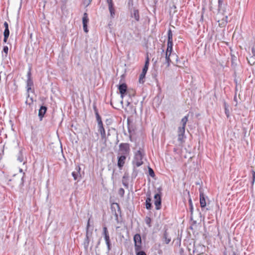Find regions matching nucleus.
<instances>
[{
  "label": "nucleus",
  "instance_id": "1",
  "mask_svg": "<svg viewBox=\"0 0 255 255\" xmlns=\"http://www.w3.org/2000/svg\"><path fill=\"white\" fill-rule=\"evenodd\" d=\"M144 155V150L143 149L139 148V149L134 153L133 159L132 160L133 165L136 167H139L142 165L143 163L142 159Z\"/></svg>",
  "mask_w": 255,
  "mask_h": 255
},
{
  "label": "nucleus",
  "instance_id": "2",
  "mask_svg": "<svg viewBox=\"0 0 255 255\" xmlns=\"http://www.w3.org/2000/svg\"><path fill=\"white\" fill-rule=\"evenodd\" d=\"M130 145L128 143H121L119 145L118 155L128 156L130 152Z\"/></svg>",
  "mask_w": 255,
  "mask_h": 255
},
{
  "label": "nucleus",
  "instance_id": "3",
  "mask_svg": "<svg viewBox=\"0 0 255 255\" xmlns=\"http://www.w3.org/2000/svg\"><path fill=\"white\" fill-rule=\"evenodd\" d=\"M31 71L30 69H29L27 74V81H26V89H27V97H29V92L30 90H31V87L33 86V80L31 77Z\"/></svg>",
  "mask_w": 255,
  "mask_h": 255
},
{
  "label": "nucleus",
  "instance_id": "4",
  "mask_svg": "<svg viewBox=\"0 0 255 255\" xmlns=\"http://www.w3.org/2000/svg\"><path fill=\"white\" fill-rule=\"evenodd\" d=\"M133 241L134 243V250L137 251L141 250V239L139 234H136L134 236Z\"/></svg>",
  "mask_w": 255,
  "mask_h": 255
},
{
  "label": "nucleus",
  "instance_id": "5",
  "mask_svg": "<svg viewBox=\"0 0 255 255\" xmlns=\"http://www.w3.org/2000/svg\"><path fill=\"white\" fill-rule=\"evenodd\" d=\"M111 209L112 213L114 214L116 219L118 220V213L121 214V211L120 205L117 203H113L111 204Z\"/></svg>",
  "mask_w": 255,
  "mask_h": 255
},
{
  "label": "nucleus",
  "instance_id": "6",
  "mask_svg": "<svg viewBox=\"0 0 255 255\" xmlns=\"http://www.w3.org/2000/svg\"><path fill=\"white\" fill-rule=\"evenodd\" d=\"M81 167L79 165H77L76 166L75 171L72 172V176H73L74 179L75 180H78V181H79L81 177Z\"/></svg>",
  "mask_w": 255,
  "mask_h": 255
},
{
  "label": "nucleus",
  "instance_id": "7",
  "mask_svg": "<svg viewBox=\"0 0 255 255\" xmlns=\"http://www.w3.org/2000/svg\"><path fill=\"white\" fill-rule=\"evenodd\" d=\"M154 205L156 210H159L161 208V195L159 193H156L154 195Z\"/></svg>",
  "mask_w": 255,
  "mask_h": 255
},
{
  "label": "nucleus",
  "instance_id": "8",
  "mask_svg": "<svg viewBox=\"0 0 255 255\" xmlns=\"http://www.w3.org/2000/svg\"><path fill=\"white\" fill-rule=\"evenodd\" d=\"M127 157V156L124 155H118L117 165L120 168H122L124 166Z\"/></svg>",
  "mask_w": 255,
  "mask_h": 255
},
{
  "label": "nucleus",
  "instance_id": "9",
  "mask_svg": "<svg viewBox=\"0 0 255 255\" xmlns=\"http://www.w3.org/2000/svg\"><path fill=\"white\" fill-rule=\"evenodd\" d=\"M118 89L121 94V96L123 99L127 91V86L126 84L122 83L121 84H120L118 86Z\"/></svg>",
  "mask_w": 255,
  "mask_h": 255
},
{
  "label": "nucleus",
  "instance_id": "10",
  "mask_svg": "<svg viewBox=\"0 0 255 255\" xmlns=\"http://www.w3.org/2000/svg\"><path fill=\"white\" fill-rule=\"evenodd\" d=\"M162 53L163 54V56H164L165 62L164 64H166V67H169L170 65V63L171 62V60L170 59V56L171 53L170 52L167 53V51H166V52L164 53V50H162Z\"/></svg>",
  "mask_w": 255,
  "mask_h": 255
},
{
  "label": "nucleus",
  "instance_id": "11",
  "mask_svg": "<svg viewBox=\"0 0 255 255\" xmlns=\"http://www.w3.org/2000/svg\"><path fill=\"white\" fill-rule=\"evenodd\" d=\"M90 219L89 218L87 224L86 234V237H89V238H90V237L92 236V231L93 230V227L91 226L90 225Z\"/></svg>",
  "mask_w": 255,
  "mask_h": 255
},
{
  "label": "nucleus",
  "instance_id": "12",
  "mask_svg": "<svg viewBox=\"0 0 255 255\" xmlns=\"http://www.w3.org/2000/svg\"><path fill=\"white\" fill-rule=\"evenodd\" d=\"M47 107L45 106H41L40 107V109L39 110L38 112V117L39 118L40 121H42L46 111H47Z\"/></svg>",
  "mask_w": 255,
  "mask_h": 255
},
{
  "label": "nucleus",
  "instance_id": "13",
  "mask_svg": "<svg viewBox=\"0 0 255 255\" xmlns=\"http://www.w3.org/2000/svg\"><path fill=\"white\" fill-rule=\"evenodd\" d=\"M167 229H166L163 233L162 237V241L166 244H168L171 241V238L169 237L167 233Z\"/></svg>",
  "mask_w": 255,
  "mask_h": 255
},
{
  "label": "nucleus",
  "instance_id": "14",
  "mask_svg": "<svg viewBox=\"0 0 255 255\" xmlns=\"http://www.w3.org/2000/svg\"><path fill=\"white\" fill-rule=\"evenodd\" d=\"M252 53L253 55L248 58V61L251 65H254L255 64V49L254 48L252 49Z\"/></svg>",
  "mask_w": 255,
  "mask_h": 255
},
{
  "label": "nucleus",
  "instance_id": "15",
  "mask_svg": "<svg viewBox=\"0 0 255 255\" xmlns=\"http://www.w3.org/2000/svg\"><path fill=\"white\" fill-rule=\"evenodd\" d=\"M130 16L131 17L134 18L136 21L139 20V14L138 10L136 9H133L132 11L130 12Z\"/></svg>",
  "mask_w": 255,
  "mask_h": 255
},
{
  "label": "nucleus",
  "instance_id": "16",
  "mask_svg": "<svg viewBox=\"0 0 255 255\" xmlns=\"http://www.w3.org/2000/svg\"><path fill=\"white\" fill-rule=\"evenodd\" d=\"M98 131L101 134L102 139H106V131L104 128L103 125L98 126Z\"/></svg>",
  "mask_w": 255,
  "mask_h": 255
},
{
  "label": "nucleus",
  "instance_id": "17",
  "mask_svg": "<svg viewBox=\"0 0 255 255\" xmlns=\"http://www.w3.org/2000/svg\"><path fill=\"white\" fill-rule=\"evenodd\" d=\"M200 203L202 209L205 208L206 206V203L205 200V196L203 193L200 192Z\"/></svg>",
  "mask_w": 255,
  "mask_h": 255
},
{
  "label": "nucleus",
  "instance_id": "18",
  "mask_svg": "<svg viewBox=\"0 0 255 255\" xmlns=\"http://www.w3.org/2000/svg\"><path fill=\"white\" fill-rule=\"evenodd\" d=\"M103 235L104 236V239L105 240L106 243L107 242H111L110 241V236H109V232H108L107 228L106 227H103Z\"/></svg>",
  "mask_w": 255,
  "mask_h": 255
},
{
  "label": "nucleus",
  "instance_id": "19",
  "mask_svg": "<svg viewBox=\"0 0 255 255\" xmlns=\"http://www.w3.org/2000/svg\"><path fill=\"white\" fill-rule=\"evenodd\" d=\"M147 196H148V197H147L145 201V207L147 210H150L152 207V204L151 203V199L150 198V193H147Z\"/></svg>",
  "mask_w": 255,
  "mask_h": 255
},
{
  "label": "nucleus",
  "instance_id": "20",
  "mask_svg": "<svg viewBox=\"0 0 255 255\" xmlns=\"http://www.w3.org/2000/svg\"><path fill=\"white\" fill-rule=\"evenodd\" d=\"M149 65V58L148 57L146 58V60L145 61L144 66L142 69V72L146 73Z\"/></svg>",
  "mask_w": 255,
  "mask_h": 255
},
{
  "label": "nucleus",
  "instance_id": "21",
  "mask_svg": "<svg viewBox=\"0 0 255 255\" xmlns=\"http://www.w3.org/2000/svg\"><path fill=\"white\" fill-rule=\"evenodd\" d=\"M22 151L23 149H20L17 154V160L19 161L20 162H21L23 161V155L22 154Z\"/></svg>",
  "mask_w": 255,
  "mask_h": 255
},
{
  "label": "nucleus",
  "instance_id": "22",
  "mask_svg": "<svg viewBox=\"0 0 255 255\" xmlns=\"http://www.w3.org/2000/svg\"><path fill=\"white\" fill-rule=\"evenodd\" d=\"M172 46H173V41H167V47L166 51H167V53L170 52L171 53L172 51Z\"/></svg>",
  "mask_w": 255,
  "mask_h": 255
},
{
  "label": "nucleus",
  "instance_id": "23",
  "mask_svg": "<svg viewBox=\"0 0 255 255\" xmlns=\"http://www.w3.org/2000/svg\"><path fill=\"white\" fill-rule=\"evenodd\" d=\"M89 242H90V238L89 237H86V238H85L84 241V243H83L84 247L86 250H88V247L89 245Z\"/></svg>",
  "mask_w": 255,
  "mask_h": 255
},
{
  "label": "nucleus",
  "instance_id": "24",
  "mask_svg": "<svg viewBox=\"0 0 255 255\" xmlns=\"http://www.w3.org/2000/svg\"><path fill=\"white\" fill-rule=\"evenodd\" d=\"M89 21V18L88 16V14L86 12H85L83 15V17L82 18V22L83 24H87Z\"/></svg>",
  "mask_w": 255,
  "mask_h": 255
},
{
  "label": "nucleus",
  "instance_id": "25",
  "mask_svg": "<svg viewBox=\"0 0 255 255\" xmlns=\"http://www.w3.org/2000/svg\"><path fill=\"white\" fill-rule=\"evenodd\" d=\"M109 9L110 12V15L112 18H114L115 15V10L114 7V5H111L109 6Z\"/></svg>",
  "mask_w": 255,
  "mask_h": 255
},
{
  "label": "nucleus",
  "instance_id": "26",
  "mask_svg": "<svg viewBox=\"0 0 255 255\" xmlns=\"http://www.w3.org/2000/svg\"><path fill=\"white\" fill-rule=\"evenodd\" d=\"M146 74V73L142 72L140 74L139 77V82L140 83L143 84L144 82V79H145Z\"/></svg>",
  "mask_w": 255,
  "mask_h": 255
},
{
  "label": "nucleus",
  "instance_id": "27",
  "mask_svg": "<svg viewBox=\"0 0 255 255\" xmlns=\"http://www.w3.org/2000/svg\"><path fill=\"white\" fill-rule=\"evenodd\" d=\"M189 209L191 214V218L192 217V215L193 213V205L192 202V200L191 198H189Z\"/></svg>",
  "mask_w": 255,
  "mask_h": 255
},
{
  "label": "nucleus",
  "instance_id": "28",
  "mask_svg": "<svg viewBox=\"0 0 255 255\" xmlns=\"http://www.w3.org/2000/svg\"><path fill=\"white\" fill-rule=\"evenodd\" d=\"M188 115L187 116H184L181 120V123L182 124V127H185L186 123L188 121Z\"/></svg>",
  "mask_w": 255,
  "mask_h": 255
},
{
  "label": "nucleus",
  "instance_id": "29",
  "mask_svg": "<svg viewBox=\"0 0 255 255\" xmlns=\"http://www.w3.org/2000/svg\"><path fill=\"white\" fill-rule=\"evenodd\" d=\"M96 118L98 123V126L103 125L102 119L99 114H97Z\"/></svg>",
  "mask_w": 255,
  "mask_h": 255
},
{
  "label": "nucleus",
  "instance_id": "30",
  "mask_svg": "<svg viewBox=\"0 0 255 255\" xmlns=\"http://www.w3.org/2000/svg\"><path fill=\"white\" fill-rule=\"evenodd\" d=\"M185 127H180L178 129V134H185Z\"/></svg>",
  "mask_w": 255,
  "mask_h": 255
},
{
  "label": "nucleus",
  "instance_id": "31",
  "mask_svg": "<svg viewBox=\"0 0 255 255\" xmlns=\"http://www.w3.org/2000/svg\"><path fill=\"white\" fill-rule=\"evenodd\" d=\"M151 219L150 217H145V222L147 224V225L148 226V227H151Z\"/></svg>",
  "mask_w": 255,
  "mask_h": 255
},
{
  "label": "nucleus",
  "instance_id": "32",
  "mask_svg": "<svg viewBox=\"0 0 255 255\" xmlns=\"http://www.w3.org/2000/svg\"><path fill=\"white\" fill-rule=\"evenodd\" d=\"M173 35L171 32V30L169 29L168 31V41H173Z\"/></svg>",
  "mask_w": 255,
  "mask_h": 255
},
{
  "label": "nucleus",
  "instance_id": "33",
  "mask_svg": "<svg viewBox=\"0 0 255 255\" xmlns=\"http://www.w3.org/2000/svg\"><path fill=\"white\" fill-rule=\"evenodd\" d=\"M148 169L149 175L151 177H154L155 176V173H154L153 170L150 167H148Z\"/></svg>",
  "mask_w": 255,
  "mask_h": 255
},
{
  "label": "nucleus",
  "instance_id": "34",
  "mask_svg": "<svg viewBox=\"0 0 255 255\" xmlns=\"http://www.w3.org/2000/svg\"><path fill=\"white\" fill-rule=\"evenodd\" d=\"M224 0H218L219 9H222L223 6L224 4Z\"/></svg>",
  "mask_w": 255,
  "mask_h": 255
},
{
  "label": "nucleus",
  "instance_id": "35",
  "mask_svg": "<svg viewBox=\"0 0 255 255\" xmlns=\"http://www.w3.org/2000/svg\"><path fill=\"white\" fill-rule=\"evenodd\" d=\"M184 137V134H178V141L180 143H182L183 142V139Z\"/></svg>",
  "mask_w": 255,
  "mask_h": 255
},
{
  "label": "nucleus",
  "instance_id": "36",
  "mask_svg": "<svg viewBox=\"0 0 255 255\" xmlns=\"http://www.w3.org/2000/svg\"><path fill=\"white\" fill-rule=\"evenodd\" d=\"M135 252L136 253V255H146L144 251H141V250L138 251L135 250Z\"/></svg>",
  "mask_w": 255,
  "mask_h": 255
},
{
  "label": "nucleus",
  "instance_id": "37",
  "mask_svg": "<svg viewBox=\"0 0 255 255\" xmlns=\"http://www.w3.org/2000/svg\"><path fill=\"white\" fill-rule=\"evenodd\" d=\"M2 51L5 53V57H6L8 51V47L7 46H4Z\"/></svg>",
  "mask_w": 255,
  "mask_h": 255
},
{
  "label": "nucleus",
  "instance_id": "38",
  "mask_svg": "<svg viewBox=\"0 0 255 255\" xmlns=\"http://www.w3.org/2000/svg\"><path fill=\"white\" fill-rule=\"evenodd\" d=\"M119 194L121 196L123 197L125 194V190L123 188H121L119 190Z\"/></svg>",
  "mask_w": 255,
  "mask_h": 255
},
{
  "label": "nucleus",
  "instance_id": "39",
  "mask_svg": "<svg viewBox=\"0 0 255 255\" xmlns=\"http://www.w3.org/2000/svg\"><path fill=\"white\" fill-rule=\"evenodd\" d=\"M3 35L9 36V30L8 28L4 29Z\"/></svg>",
  "mask_w": 255,
  "mask_h": 255
},
{
  "label": "nucleus",
  "instance_id": "40",
  "mask_svg": "<svg viewBox=\"0 0 255 255\" xmlns=\"http://www.w3.org/2000/svg\"><path fill=\"white\" fill-rule=\"evenodd\" d=\"M122 183L123 185L126 187L127 188H128V183L127 181H126L125 180H122Z\"/></svg>",
  "mask_w": 255,
  "mask_h": 255
},
{
  "label": "nucleus",
  "instance_id": "41",
  "mask_svg": "<svg viewBox=\"0 0 255 255\" xmlns=\"http://www.w3.org/2000/svg\"><path fill=\"white\" fill-rule=\"evenodd\" d=\"M106 244L107 246L108 251L109 252L111 250L112 245H111V242H107Z\"/></svg>",
  "mask_w": 255,
  "mask_h": 255
},
{
  "label": "nucleus",
  "instance_id": "42",
  "mask_svg": "<svg viewBox=\"0 0 255 255\" xmlns=\"http://www.w3.org/2000/svg\"><path fill=\"white\" fill-rule=\"evenodd\" d=\"M93 109L95 112V115H97V114H99L98 112V110L97 109V107L95 105H93Z\"/></svg>",
  "mask_w": 255,
  "mask_h": 255
},
{
  "label": "nucleus",
  "instance_id": "43",
  "mask_svg": "<svg viewBox=\"0 0 255 255\" xmlns=\"http://www.w3.org/2000/svg\"><path fill=\"white\" fill-rule=\"evenodd\" d=\"M25 176V173H23V176L22 177L21 179V183L20 185L23 186L24 185V177Z\"/></svg>",
  "mask_w": 255,
  "mask_h": 255
},
{
  "label": "nucleus",
  "instance_id": "44",
  "mask_svg": "<svg viewBox=\"0 0 255 255\" xmlns=\"http://www.w3.org/2000/svg\"><path fill=\"white\" fill-rule=\"evenodd\" d=\"M107 2L109 6H111V5H114L112 0H107Z\"/></svg>",
  "mask_w": 255,
  "mask_h": 255
},
{
  "label": "nucleus",
  "instance_id": "45",
  "mask_svg": "<svg viewBox=\"0 0 255 255\" xmlns=\"http://www.w3.org/2000/svg\"><path fill=\"white\" fill-rule=\"evenodd\" d=\"M83 29L85 32H87L88 31L87 28V24H83Z\"/></svg>",
  "mask_w": 255,
  "mask_h": 255
},
{
  "label": "nucleus",
  "instance_id": "46",
  "mask_svg": "<svg viewBox=\"0 0 255 255\" xmlns=\"http://www.w3.org/2000/svg\"><path fill=\"white\" fill-rule=\"evenodd\" d=\"M3 36H4L3 42L6 43L7 41L9 36H7V35H3Z\"/></svg>",
  "mask_w": 255,
  "mask_h": 255
},
{
  "label": "nucleus",
  "instance_id": "47",
  "mask_svg": "<svg viewBox=\"0 0 255 255\" xmlns=\"http://www.w3.org/2000/svg\"><path fill=\"white\" fill-rule=\"evenodd\" d=\"M3 25H4V29L8 28V23L6 21H5L4 22Z\"/></svg>",
  "mask_w": 255,
  "mask_h": 255
},
{
  "label": "nucleus",
  "instance_id": "48",
  "mask_svg": "<svg viewBox=\"0 0 255 255\" xmlns=\"http://www.w3.org/2000/svg\"><path fill=\"white\" fill-rule=\"evenodd\" d=\"M252 177L254 179H255V171L254 170H252Z\"/></svg>",
  "mask_w": 255,
  "mask_h": 255
},
{
  "label": "nucleus",
  "instance_id": "49",
  "mask_svg": "<svg viewBox=\"0 0 255 255\" xmlns=\"http://www.w3.org/2000/svg\"><path fill=\"white\" fill-rule=\"evenodd\" d=\"M87 1V6L89 5L92 0H86Z\"/></svg>",
  "mask_w": 255,
  "mask_h": 255
},
{
  "label": "nucleus",
  "instance_id": "50",
  "mask_svg": "<svg viewBox=\"0 0 255 255\" xmlns=\"http://www.w3.org/2000/svg\"><path fill=\"white\" fill-rule=\"evenodd\" d=\"M128 179V176L126 175V174H125L124 175V176L123 177V180H127Z\"/></svg>",
  "mask_w": 255,
  "mask_h": 255
},
{
  "label": "nucleus",
  "instance_id": "51",
  "mask_svg": "<svg viewBox=\"0 0 255 255\" xmlns=\"http://www.w3.org/2000/svg\"><path fill=\"white\" fill-rule=\"evenodd\" d=\"M255 179H254V178L252 179V185H254V183H255Z\"/></svg>",
  "mask_w": 255,
  "mask_h": 255
},
{
  "label": "nucleus",
  "instance_id": "52",
  "mask_svg": "<svg viewBox=\"0 0 255 255\" xmlns=\"http://www.w3.org/2000/svg\"><path fill=\"white\" fill-rule=\"evenodd\" d=\"M228 16H225V20H226V22H228Z\"/></svg>",
  "mask_w": 255,
  "mask_h": 255
},
{
  "label": "nucleus",
  "instance_id": "53",
  "mask_svg": "<svg viewBox=\"0 0 255 255\" xmlns=\"http://www.w3.org/2000/svg\"><path fill=\"white\" fill-rule=\"evenodd\" d=\"M19 172L21 173L23 172V170L21 168H19Z\"/></svg>",
  "mask_w": 255,
  "mask_h": 255
},
{
  "label": "nucleus",
  "instance_id": "54",
  "mask_svg": "<svg viewBox=\"0 0 255 255\" xmlns=\"http://www.w3.org/2000/svg\"><path fill=\"white\" fill-rule=\"evenodd\" d=\"M197 252H198L196 251V249H194V250H193V253H197Z\"/></svg>",
  "mask_w": 255,
  "mask_h": 255
},
{
  "label": "nucleus",
  "instance_id": "55",
  "mask_svg": "<svg viewBox=\"0 0 255 255\" xmlns=\"http://www.w3.org/2000/svg\"><path fill=\"white\" fill-rule=\"evenodd\" d=\"M234 99H235V100H236V96L234 97Z\"/></svg>",
  "mask_w": 255,
  "mask_h": 255
}]
</instances>
